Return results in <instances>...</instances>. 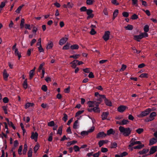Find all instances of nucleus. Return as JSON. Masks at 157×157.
<instances>
[{
	"label": "nucleus",
	"mask_w": 157,
	"mask_h": 157,
	"mask_svg": "<svg viewBox=\"0 0 157 157\" xmlns=\"http://www.w3.org/2000/svg\"><path fill=\"white\" fill-rule=\"evenodd\" d=\"M41 89L44 92H46L47 90V87L45 85H42Z\"/></svg>",
	"instance_id": "obj_40"
},
{
	"label": "nucleus",
	"mask_w": 157,
	"mask_h": 157,
	"mask_svg": "<svg viewBox=\"0 0 157 157\" xmlns=\"http://www.w3.org/2000/svg\"><path fill=\"white\" fill-rule=\"evenodd\" d=\"M23 87L25 89H26L27 88L28 84L27 83V79L25 80L23 83Z\"/></svg>",
	"instance_id": "obj_26"
},
{
	"label": "nucleus",
	"mask_w": 157,
	"mask_h": 157,
	"mask_svg": "<svg viewBox=\"0 0 157 157\" xmlns=\"http://www.w3.org/2000/svg\"><path fill=\"white\" fill-rule=\"evenodd\" d=\"M70 48L72 50L78 49L79 48V46L77 44H75L70 46Z\"/></svg>",
	"instance_id": "obj_14"
},
{
	"label": "nucleus",
	"mask_w": 157,
	"mask_h": 157,
	"mask_svg": "<svg viewBox=\"0 0 157 157\" xmlns=\"http://www.w3.org/2000/svg\"><path fill=\"white\" fill-rule=\"evenodd\" d=\"M67 8H71L73 6V4L72 3H71L70 2H68L67 4Z\"/></svg>",
	"instance_id": "obj_49"
},
{
	"label": "nucleus",
	"mask_w": 157,
	"mask_h": 157,
	"mask_svg": "<svg viewBox=\"0 0 157 157\" xmlns=\"http://www.w3.org/2000/svg\"><path fill=\"white\" fill-rule=\"evenodd\" d=\"M144 130L142 128H139L136 130V132L139 134H140L143 132Z\"/></svg>",
	"instance_id": "obj_34"
},
{
	"label": "nucleus",
	"mask_w": 157,
	"mask_h": 157,
	"mask_svg": "<svg viewBox=\"0 0 157 157\" xmlns=\"http://www.w3.org/2000/svg\"><path fill=\"white\" fill-rule=\"evenodd\" d=\"M22 146L21 145L18 149V153L19 155H21L22 154Z\"/></svg>",
	"instance_id": "obj_43"
},
{
	"label": "nucleus",
	"mask_w": 157,
	"mask_h": 157,
	"mask_svg": "<svg viewBox=\"0 0 157 157\" xmlns=\"http://www.w3.org/2000/svg\"><path fill=\"white\" fill-rule=\"evenodd\" d=\"M101 151L103 153L106 152L108 151V149L106 148L102 147L101 148Z\"/></svg>",
	"instance_id": "obj_47"
},
{
	"label": "nucleus",
	"mask_w": 157,
	"mask_h": 157,
	"mask_svg": "<svg viewBox=\"0 0 157 157\" xmlns=\"http://www.w3.org/2000/svg\"><path fill=\"white\" fill-rule=\"evenodd\" d=\"M105 102L108 106H111L112 105L111 102L107 98L105 100Z\"/></svg>",
	"instance_id": "obj_15"
},
{
	"label": "nucleus",
	"mask_w": 157,
	"mask_h": 157,
	"mask_svg": "<svg viewBox=\"0 0 157 157\" xmlns=\"http://www.w3.org/2000/svg\"><path fill=\"white\" fill-rule=\"evenodd\" d=\"M67 40V38L66 37L63 38L60 40L59 44L61 45H63L66 42Z\"/></svg>",
	"instance_id": "obj_12"
},
{
	"label": "nucleus",
	"mask_w": 157,
	"mask_h": 157,
	"mask_svg": "<svg viewBox=\"0 0 157 157\" xmlns=\"http://www.w3.org/2000/svg\"><path fill=\"white\" fill-rule=\"evenodd\" d=\"M101 153V152L100 151H99L98 152H97L93 154V156L94 157H98Z\"/></svg>",
	"instance_id": "obj_50"
},
{
	"label": "nucleus",
	"mask_w": 157,
	"mask_h": 157,
	"mask_svg": "<svg viewBox=\"0 0 157 157\" xmlns=\"http://www.w3.org/2000/svg\"><path fill=\"white\" fill-rule=\"evenodd\" d=\"M132 4L133 5H134L136 6H138L137 0H132Z\"/></svg>",
	"instance_id": "obj_61"
},
{
	"label": "nucleus",
	"mask_w": 157,
	"mask_h": 157,
	"mask_svg": "<svg viewBox=\"0 0 157 157\" xmlns=\"http://www.w3.org/2000/svg\"><path fill=\"white\" fill-rule=\"evenodd\" d=\"M34 105L33 103L28 102L25 105V108L27 109L30 106H33Z\"/></svg>",
	"instance_id": "obj_17"
},
{
	"label": "nucleus",
	"mask_w": 157,
	"mask_h": 157,
	"mask_svg": "<svg viewBox=\"0 0 157 157\" xmlns=\"http://www.w3.org/2000/svg\"><path fill=\"white\" fill-rule=\"evenodd\" d=\"M139 77L141 78H147L148 77V74L147 73H142L140 75Z\"/></svg>",
	"instance_id": "obj_29"
},
{
	"label": "nucleus",
	"mask_w": 157,
	"mask_h": 157,
	"mask_svg": "<svg viewBox=\"0 0 157 157\" xmlns=\"http://www.w3.org/2000/svg\"><path fill=\"white\" fill-rule=\"evenodd\" d=\"M110 32L109 31H105L103 36V38L105 41H107L109 39Z\"/></svg>",
	"instance_id": "obj_3"
},
{
	"label": "nucleus",
	"mask_w": 157,
	"mask_h": 157,
	"mask_svg": "<svg viewBox=\"0 0 157 157\" xmlns=\"http://www.w3.org/2000/svg\"><path fill=\"white\" fill-rule=\"evenodd\" d=\"M118 13V10H116L113 13V16L114 17H116Z\"/></svg>",
	"instance_id": "obj_51"
},
{
	"label": "nucleus",
	"mask_w": 157,
	"mask_h": 157,
	"mask_svg": "<svg viewBox=\"0 0 157 157\" xmlns=\"http://www.w3.org/2000/svg\"><path fill=\"white\" fill-rule=\"evenodd\" d=\"M28 157H32V150L31 148H30L28 152Z\"/></svg>",
	"instance_id": "obj_37"
},
{
	"label": "nucleus",
	"mask_w": 157,
	"mask_h": 157,
	"mask_svg": "<svg viewBox=\"0 0 157 157\" xmlns=\"http://www.w3.org/2000/svg\"><path fill=\"white\" fill-rule=\"evenodd\" d=\"M78 121L76 120L75 121L74 123L73 128L74 129H77V126H78Z\"/></svg>",
	"instance_id": "obj_32"
},
{
	"label": "nucleus",
	"mask_w": 157,
	"mask_h": 157,
	"mask_svg": "<svg viewBox=\"0 0 157 157\" xmlns=\"http://www.w3.org/2000/svg\"><path fill=\"white\" fill-rule=\"evenodd\" d=\"M148 151L149 150L148 149H144L142 150V151H139L138 153L140 155H143L144 154L147 153L148 152Z\"/></svg>",
	"instance_id": "obj_16"
},
{
	"label": "nucleus",
	"mask_w": 157,
	"mask_h": 157,
	"mask_svg": "<svg viewBox=\"0 0 157 157\" xmlns=\"http://www.w3.org/2000/svg\"><path fill=\"white\" fill-rule=\"evenodd\" d=\"M138 18V16L136 14H133L132 17V20L136 19Z\"/></svg>",
	"instance_id": "obj_53"
},
{
	"label": "nucleus",
	"mask_w": 157,
	"mask_h": 157,
	"mask_svg": "<svg viewBox=\"0 0 157 157\" xmlns=\"http://www.w3.org/2000/svg\"><path fill=\"white\" fill-rule=\"evenodd\" d=\"M129 121L128 120L123 119L121 122V125H124L126 124H127L128 123H129Z\"/></svg>",
	"instance_id": "obj_28"
},
{
	"label": "nucleus",
	"mask_w": 157,
	"mask_h": 157,
	"mask_svg": "<svg viewBox=\"0 0 157 157\" xmlns=\"http://www.w3.org/2000/svg\"><path fill=\"white\" fill-rule=\"evenodd\" d=\"M128 155V153L126 151H124L120 154V155L121 156V157H123L124 156L127 155Z\"/></svg>",
	"instance_id": "obj_60"
},
{
	"label": "nucleus",
	"mask_w": 157,
	"mask_h": 157,
	"mask_svg": "<svg viewBox=\"0 0 157 157\" xmlns=\"http://www.w3.org/2000/svg\"><path fill=\"white\" fill-rule=\"evenodd\" d=\"M86 13L88 15V16L87 18V19L90 18H92L93 17L94 15L93 14H92V13L93 12V11L92 10L87 9V10H86Z\"/></svg>",
	"instance_id": "obj_4"
},
{
	"label": "nucleus",
	"mask_w": 157,
	"mask_h": 157,
	"mask_svg": "<svg viewBox=\"0 0 157 157\" xmlns=\"http://www.w3.org/2000/svg\"><path fill=\"white\" fill-rule=\"evenodd\" d=\"M88 134V131H82L81 133V135L82 136H85L87 135Z\"/></svg>",
	"instance_id": "obj_39"
},
{
	"label": "nucleus",
	"mask_w": 157,
	"mask_h": 157,
	"mask_svg": "<svg viewBox=\"0 0 157 157\" xmlns=\"http://www.w3.org/2000/svg\"><path fill=\"white\" fill-rule=\"evenodd\" d=\"M48 125L50 127L54 126L55 125V122L54 121H51L48 123Z\"/></svg>",
	"instance_id": "obj_35"
},
{
	"label": "nucleus",
	"mask_w": 157,
	"mask_h": 157,
	"mask_svg": "<svg viewBox=\"0 0 157 157\" xmlns=\"http://www.w3.org/2000/svg\"><path fill=\"white\" fill-rule=\"evenodd\" d=\"M94 1L93 0H86V4L88 5H92Z\"/></svg>",
	"instance_id": "obj_45"
},
{
	"label": "nucleus",
	"mask_w": 157,
	"mask_h": 157,
	"mask_svg": "<svg viewBox=\"0 0 157 157\" xmlns=\"http://www.w3.org/2000/svg\"><path fill=\"white\" fill-rule=\"evenodd\" d=\"M53 45V44L51 42V43L48 44L47 46V48L48 49H50L52 48Z\"/></svg>",
	"instance_id": "obj_54"
},
{
	"label": "nucleus",
	"mask_w": 157,
	"mask_h": 157,
	"mask_svg": "<svg viewBox=\"0 0 157 157\" xmlns=\"http://www.w3.org/2000/svg\"><path fill=\"white\" fill-rule=\"evenodd\" d=\"M44 63H42L40 65L39 67V68H38V70H39V72H40V70H42V68H43V66H44Z\"/></svg>",
	"instance_id": "obj_52"
},
{
	"label": "nucleus",
	"mask_w": 157,
	"mask_h": 157,
	"mask_svg": "<svg viewBox=\"0 0 157 157\" xmlns=\"http://www.w3.org/2000/svg\"><path fill=\"white\" fill-rule=\"evenodd\" d=\"M84 112V110H82L81 111H80V110L78 111L76 113L75 116L77 117V116H79V115L81 114L82 113H83Z\"/></svg>",
	"instance_id": "obj_42"
},
{
	"label": "nucleus",
	"mask_w": 157,
	"mask_h": 157,
	"mask_svg": "<svg viewBox=\"0 0 157 157\" xmlns=\"http://www.w3.org/2000/svg\"><path fill=\"white\" fill-rule=\"evenodd\" d=\"M107 134H105L104 132H100L98 133L97 135V138H103L106 136Z\"/></svg>",
	"instance_id": "obj_5"
},
{
	"label": "nucleus",
	"mask_w": 157,
	"mask_h": 157,
	"mask_svg": "<svg viewBox=\"0 0 157 157\" xmlns=\"http://www.w3.org/2000/svg\"><path fill=\"white\" fill-rule=\"evenodd\" d=\"M94 76L92 72H91L89 73L88 75V77L90 78H93L94 77Z\"/></svg>",
	"instance_id": "obj_57"
},
{
	"label": "nucleus",
	"mask_w": 157,
	"mask_h": 157,
	"mask_svg": "<svg viewBox=\"0 0 157 157\" xmlns=\"http://www.w3.org/2000/svg\"><path fill=\"white\" fill-rule=\"evenodd\" d=\"M119 129L120 132L123 133V135L125 136H129L132 131L129 128H124L121 126L119 127Z\"/></svg>",
	"instance_id": "obj_1"
},
{
	"label": "nucleus",
	"mask_w": 157,
	"mask_h": 157,
	"mask_svg": "<svg viewBox=\"0 0 157 157\" xmlns=\"http://www.w3.org/2000/svg\"><path fill=\"white\" fill-rule=\"evenodd\" d=\"M62 128L63 126H61L59 127L57 133V134H59L60 135H61L62 133Z\"/></svg>",
	"instance_id": "obj_18"
},
{
	"label": "nucleus",
	"mask_w": 157,
	"mask_h": 157,
	"mask_svg": "<svg viewBox=\"0 0 157 157\" xmlns=\"http://www.w3.org/2000/svg\"><path fill=\"white\" fill-rule=\"evenodd\" d=\"M144 31L147 33L148 32L149 30V26L148 25H146L144 26Z\"/></svg>",
	"instance_id": "obj_30"
},
{
	"label": "nucleus",
	"mask_w": 157,
	"mask_h": 157,
	"mask_svg": "<svg viewBox=\"0 0 157 157\" xmlns=\"http://www.w3.org/2000/svg\"><path fill=\"white\" fill-rule=\"evenodd\" d=\"M157 150V147L156 146L152 147L150 149L149 155L153 154Z\"/></svg>",
	"instance_id": "obj_10"
},
{
	"label": "nucleus",
	"mask_w": 157,
	"mask_h": 157,
	"mask_svg": "<svg viewBox=\"0 0 157 157\" xmlns=\"http://www.w3.org/2000/svg\"><path fill=\"white\" fill-rule=\"evenodd\" d=\"M111 2L112 4L116 6L119 4V3L117 2V0H112Z\"/></svg>",
	"instance_id": "obj_58"
},
{
	"label": "nucleus",
	"mask_w": 157,
	"mask_h": 157,
	"mask_svg": "<svg viewBox=\"0 0 157 157\" xmlns=\"http://www.w3.org/2000/svg\"><path fill=\"white\" fill-rule=\"evenodd\" d=\"M77 61H78V60H75L71 63V64H72L71 66L72 68H76V65L75 64V62H77Z\"/></svg>",
	"instance_id": "obj_22"
},
{
	"label": "nucleus",
	"mask_w": 157,
	"mask_h": 157,
	"mask_svg": "<svg viewBox=\"0 0 157 157\" xmlns=\"http://www.w3.org/2000/svg\"><path fill=\"white\" fill-rule=\"evenodd\" d=\"M115 133V131L112 128H110L107 131V135L109 136L111 134L114 135Z\"/></svg>",
	"instance_id": "obj_13"
},
{
	"label": "nucleus",
	"mask_w": 157,
	"mask_h": 157,
	"mask_svg": "<svg viewBox=\"0 0 157 157\" xmlns=\"http://www.w3.org/2000/svg\"><path fill=\"white\" fill-rule=\"evenodd\" d=\"M24 6H25L24 5L22 4V5H21V6H19L18 7V8L16 10L15 12H16L17 13H20L22 8Z\"/></svg>",
	"instance_id": "obj_20"
},
{
	"label": "nucleus",
	"mask_w": 157,
	"mask_h": 157,
	"mask_svg": "<svg viewBox=\"0 0 157 157\" xmlns=\"http://www.w3.org/2000/svg\"><path fill=\"white\" fill-rule=\"evenodd\" d=\"M151 110L150 108H147L144 111L141 112L138 115V117L140 118H142L147 116L151 112Z\"/></svg>",
	"instance_id": "obj_2"
},
{
	"label": "nucleus",
	"mask_w": 157,
	"mask_h": 157,
	"mask_svg": "<svg viewBox=\"0 0 157 157\" xmlns=\"http://www.w3.org/2000/svg\"><path fill=\"white\" fill-rule=\"evenodd\" d=\"M88 104L90 107H92L94 106V102L91 101H89L88 102Z\"/></svg>",
	"instance_id": "obj_31"
},
{
	"label": "nucleus",
	"mask_w": 157,
	"mask_h": 157,
	"mask_svg": "<svg viewBox=\"0 0 157 157\" xmlns=\"http://www.w3.org/2000/svg\"><path fill=\"white\" fill-rule=\"evenodd\" d=\"M96 33V32L95 31L94 29H92L90 32V34L92 35L95 34Z\"/></svg>",
	"instance_id": "obj_64"
},
{
	"label": "nucleus",
	"mask_w": 157,
	"mask_h": 157,
	"mask_svg": "<svg viewBox=\"0 0 157 157\" xmlns=\"http://www.w3.org/2000/svg\"><path fill=\"white\" fill-rule=\"evenodd\" d=\"M34 72H33V71H30L29 72V79H31L33 77V76L34 75Z\"/></svg>",
	"instance_id": "obj_41"
},
{
	"label": "nucleus",
	"mask_w": 157,
	"mask_h": 157,
	"mask_svg": "<svg viewBox=\"0 0 157 157\" xmlns=\"http://www.w3.org/2000/svg\"><path fill=\"white\" fill-rule=\"evenodd\" d=\"M73 148L75 152L79 151L80 150V148L77 145H75Z\"/></svg>",
	"instance_id": "obj_44"
},
{
	"label": "nucleus",
	"mask_w": 157,
	"mask_h": 157,
	"mask_svg": "<svg viewBox=\"0 0 157 157\" xmlns=\"http://www.w3.org/2000/svg\"><path fill=\"white\" fill-rule=\"evenodd\" d=\"M48 140L49 141H52V133H51L50 135L49 136Z\"/></svg>",
	"instance_id": "obj_59"
},
{
	"label": "nucleus",
	"mask_w": 157,
	"mask_h": 157,
	"mask_svg": "<svg viewBox=\"0 0 157 157\" xmlns=\"http://www.w3.org/2000/svg\"><path fill=\"white\" fill-rule=\"evenodd\" d=\"M27 150V146L26 144H25L24 146V148L23 151V153L24 155H25Z\"/></svg>",
	"instance_id": "obj_25"
},
{
	"label": "nucleus",
	"mask_w": 157,
	"mask_h": 157,
	"mask_svg": "<svg viewBox=\"0 0 157 157\" xmlns=\"http://www.w3.org/2000/svg\"><path fill=\"white\" fill-rule=\"evenodd\" d=\"M19 54H21L20 52L18 51V49L17 48H16L15 49V50L14 51V54L16 56H17Z\"/></svg>",
	"instance_id": "obj_62"
},
{
	"label": "nucleus",
	"mask_w": 157,
	"mask_h": 157,
	"mask_svg": "<svg viewBox=\"0 0 157 157\" xmlns=\"http://www.w3.org/2000/svg\"><path fill=\"white\" fill-rule=\"evenodd\" d=\"M3 101L4 103H6L8 102L9 99L7 97H5L3 99Z\"/></svg>",
	"instance_id": "obj_56"
},
{
	"label": "nucleus",
	"mask_w": 157,
	"mask_h": 157,
	"mask_svg": "<svg viewBox=\"0 0 157 157\" xmlns=\"http://www.w3.org/2000/svg\"><path fill=\"white\" fill-rule=\"evenodd\" d=\"M39 146L38 145H36L34 147L33 149L35 153H36L37 151L38 150Z\"/></svg>",
	"instance_id": "obj_63"
},
{
	"label": "nucleus",
	"mask_w": 157,
	"mask_h": 157,
	"mask_svg": "<svg viewBox=\"0 0 157 157\" xmlns=\"http://www.w3.org/2000/svg\"><path fill=\"white\" fill-rule=\"evenodd\" d=\"M38 136V134L37 132H35L34 133L33 132L32 133V135L31 136V138L32 139L34 140L35 141H36Z\"/></svg>",
	"instance_id": "obj_8"
},
{
	"label": "nucleus",
	"mask_w": 157,
	"mask_h": 157,
	"mask_svg": "<svg viewBox=\"0 0 157 157\" xmlns=\"http://www.w3.org/2000/svg\"><path fill=\"white\" fill-rule=\"evenodd\" d=\"M9 75L5 71H4L3 73V76L4 78V79L5 80H6L7 79V78L8 77Z\"/></svg>",
	"instance_id": "obj_21"
},
{
	"label": "nucleus",
	"mask_w": 157,
	"mask_h": 157,
	"mask_svg": "<svg viewBox=\"0 0 157 157\" xmlns=\"http://www.w3.org/2000/svg\"><path fill=\"white\" fill-rule=\"evenodd\" d=\"M127 108V107L124 105H120L118 107L117 111L120 112L122 113Z\"/></svg>",
	"instance_id": "obj_6"
},
{
	"label": "nucleus",
	"mask_w": 157,
	"mask_h": 157,
	"mask_svg": "<svg viewBox=\"0 0 157 157\" xmlns=\"http://www.w3.org/2000/svg\"><path fill=\"white\" fill-rule=\"evenodd\" d=\"M134 39L138 41H140V40L143 38V36L141 34L139 35H134Z\"/></svg>",
	"instance_id": "obj_11"
},
{
	"label": "nucleus",
	"mask_w": 157,
	"mask_h": 157,
	"mask_svg": "<svg viewBox=\"0 0 157 157\" xmlns=\"http://www.w3.org/2000/svg\"><path fill=\"white\" fill-rule=\"evenodd\" d=\"M93 111L95 113H99L100 112L99 108L98 107H95L93 108Z\"/></svg>",
	"instance_id": "obj_24"
},
{
	"label": "nucleus",
	"mask_w": 157,
	"mask_h": 157,
	"mask_svg": "<svg viewBox=\"0 0 157 157\" xmlns=\"http://www.w3.org/2000/svg\"><path fill=\"white\" fill-rule=\"evenodd\" d=\"M109 114L108 112H103L101 115L102 120H104L107 119V118Z\"/></svg>",
	"instance_id": "obj_7"
},
{
	"label": "nucleus",
	"mask_w": 157,
	"mask_h": 157,
	"mask_svg": "<svg viewBox=\"0 0 157 157\" xmlns=\"http://www.w3.org/2000/svg\"><path fill=\"white\" fill-rule=\"evenodd\" d=\"M63 115L64 117L62 118V120H63L65 122H66L68 119V116L65 113H63Z\"/></svg>",
	"instance_id": "obj_36"
},
{
	"label": "nucleus",
	"mask_w": 157,
	"mask_h": 157,
	"mask_svg": "<svg viewBox=\"0 0 157 157\" xmlns=\"http://www.w3.org/2000/svg\"><path fill=\"white\" fill-rule=\"evenodd\" d=\"M80 10L81 12H85L87 10V9L86 7L83 6L80 8Z\"/></svg>",
	"instance_id": "obj_46"
},
{
	"label": "nucleus",
	"mask_w": 157,
	"mask_h": 157,
	"mask_svg": "<svg viewBox=\"0 0 157 157\" xmlns=\"http://www.w3.org/2000/svg\"><path fill=\"white\" fill-rule=\"evenodd\" d=\"M122 15L123 17H127L129 16V13L127 12H124L122 13Z\"/></svg>",
	"instance_id": "obj_48"
},
{
	"label": "nucleus",
	"mask_w": 157,
	"mask_h": 157,
	"mask_svg": "<svg viewBox=\"0 0 157 157\" xmlns=\"http://www.w3.org/2000/svg\"><path fill=\"white\" fill-rule=\"evenodd\" d=\"M70 86H68L67 88L65 89L64 91L65 93H69L70 91Z\"/></svg>",
	"instance_id": "obj_55"
},
{
	"label": "nucleus",
	"mask_w": 157,
	"mask_h": 157,
	"mask_svg": "<svg viewBox=\"0 0 157 157\" xmlns=\"http://www.w3.org/2000/svg\"><path fill=\"white\" fill-rule=\"evenodd\" d=\"M79 56L80 55L79 54H77L70 56V58H73L74 59H77L79 57Z\"/></svg>",
	"instance_id": "obj_33"
},
{
	"label": "nucleus",
	"mask_w": 157,
	"mask_h": 157,
	"mask_svg": "<svg viewBox=\"0 0 157 157\" xmlns=\"http://www.w3.org/2000/svg\"><path fill=\"white\" fill-rule=\"evenodd\" d=\"M125 29L128 30H132L133 29V26L132 25H128L127 26L125 27Z\"/></svg>",
	"instance_id": "obj_23"
},
{
	"label": "nucleus",
	"mask_w": 157,
	"mask_h": 157,
	"mask_svg": "<svg viewBox=\"0 0 157 157\" xmlns=\"http://www.w3.org/2000/svg\"><path fill=\"white\" fill-rule=\"evenodd\" d=\"M156 113L155 112H152L149 115V118L151 119H153L154 118V117L156 116Z\"/></svg>",
	"instance_id": "obj_27"
},
{
	"label": "nucleus",
	"mask_w": 157,
	"mask_h": 157,
	"mask_svg": "<svg viewBox=\"0 0 157 157\" xmlns=\"http://www.w3.org/2000/svg\"><path fill=\"white\" fill-rule=\"evenodd\" d=\"M111 147L112 148H116L117 147V144L114 142L111 143Z\"/></svg>",
	"instance_id": "obj_38"
},
{
	"label": "nucleus",
	"mask_w": 157,
	"mask_h": 157,
	"mask_svg": "<svg viewBox=\"0 0 157 157\" xmlns=\"http://www.w3.org/2000/svg\"><path fill=\"white\" fill-rule=\"evenodd\" d=\"M70 44L67 43L65 45L63 48V50H68L70 48Z\"/></svg>",
	"instance_id": "obj_19"
},
{
	"label": "nucleus",
	"mask_w": 157,
	"mask_h": 157,
	"mask_svg": "<svg viewBox=\"0 0 157 157\" xmlns=\"http://www.w3.org/2000/svg\"><path fill=\"white\" fill-rule=\"evenodd\" d=\"M157 142V139L152 138L149 140V145L151 146L156 143Z\"/></svg>",
	"instance_id": "obj_9"
}]
</instances>
